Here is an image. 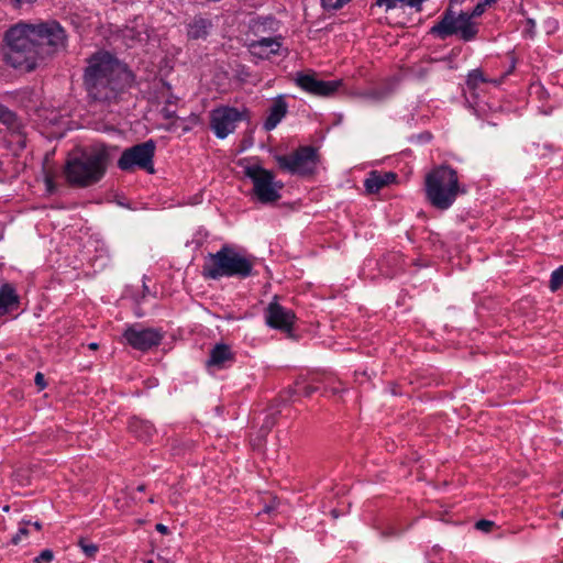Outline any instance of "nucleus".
<instances>
[{"label": "nucleus", "instance_id": "nucleus-1", "mask_svg": "<svg viewBox=\"0 0 563 563\" xmlns=\"http://www.w3.org/2000/svg\"><path fill=\"white\" fill-rule=\"evenodd\" d=\"M7 42L5 60L13 68L32 71L37 67L42 47L48 46V53L64 49L67 35L55 20L40 24L18 23L4 35Z\"/></svg>", "mask_w": 563, "mask_h": 563}, {"label": "nucleus", "instance_id": "nucleus-2", "mask_svg": "<svg viewBox=\"0 0 563 563\" xmlns=\"http://www.w3.org/2000/svg\"><path fill=\"white\" fill-rule=\"evenodd\" d=\"M82 81L90 99L111 103L134 85L135 76L113 54L98 51L87 58Z\"/></svg>", "mask_w": 563, "mask_h": 563}, {"label": "nucleus", "instance_id": "nucleus-3", "mask_svg": "<svg viewBox=\"0 0 563 563\" xmlns=\"http://www.w3.org/2000/svg\"><path fill=\"white\" fill-rule=\"evenodd\" d=\"M255 257L223 244L216 253L205 257L201 275L206 279L219 280L223 277L245 279L255 275Z\"/></svg>", "mask_w": 563, "mask_h": 563}, {"label": "nucleus", "instance_id": "nucleus-4", "mask_svg": "<svg viewBox=\"0 0 563 563\" xmlns=\"http://www.w3.org/2000/svg\"><path fill=\"white\" fill-rule=\"evenodd\" d=\"M424 192L433 208L444 211L450 209L466 189L460 184L456 169L448 164H441L426 175Z\"/></svg>", "mask_w": 563, "mask_h": 563}, {"label": "nucleus", "instance_id": "nucleus-5", "mask_svg": "<svg viewBox=\"0 0 563 563\" xmlns=\"http://www.w3.org/2000/svg\"><path fill=\"white\" fill-rule=\"evenodd\" d=\"M108 159L104 148L82 151L67 159L65 177L71 186L85 188L95 185L104 176Z\"/></svg>", "mask_w": 563, "mask_h": 563}, {"label": "nucleus", "instance_id": "nucleus-6", "mask_svg": "<svg viewBox=\"0 0 563 563\" xmlns=\"http://www.w3.org/2000/svg\"><path fill=\"white\" fill-rule=\"evenodd\" d=\"M490 4L487 0H481L471 12L461 11L457 15L452 8H448L439 21L431 26L429 34L441 40L457 35L465 43L472 42L476 38L479 31L477 23L473 19L481 16Z\"/></svg>", "mask_w": 563, "mask_h": 563}, {"label": "nucleus", "instance_id": "nucleus-7", "mask_svg": "<svg viewBox=\"0 0 563 563\" xmlns=\"http://www.w3.org/2000/svg\"><path fill=\"white\" fill-rule=\"evenodd\" d=\"M238 165L243 168L244 177L252 181V196L257 202L271 205L282 198L284 183L276 180L274 172L264 168L257 157L242 158Z\"/></svg>", "mask_w": 563, "mask_h": 563}, {"label": "nucleus", "instance_id": "nucleus-8", "mask_svg": "<svg viewBox=\"0 0 563 563\" xmlns=\"http://www.w3.org/2000/svg\"><path fill=\"white\" fill-rule=\"evenodd\" d=\"M279 169L302 178L313 176L320 164V154L312 145H301L290 154L274 156Z\"/></svg>", "mask_w": 563, "mask_h": 563}, {"label": "nucleus", "instance_id": "nucleus-9", "mask_svg": "<svg viewBox=\"0 0 563 563\" xmlns=\"http://www.w3.org/2000/svg\"><path fill=\"white\" fill-rule=\"evenodd\" d=\"M155 150L156 143L152 139L125 148L118 159V167L123 172L137 168L153 174Z\"/></svg>", "mask_w": 563, "mask_h": 563}, {"label": "nucleus", "instance_id": "nucleus-10", "mask_svg": "<svg viewBox=\"0 0 563 563\" xmlns=\"http://www.w3.org/2000/svg\"><path fill=\"white\" fill-rule=\"evenodd\" d=\"M122 338L133 350L146 353L162 344L165 332L161 328H145L134 323L124 329Z\"/></svg>", "mask_w": 563, "mask_h": 563}, {"label": "nucleus", "instance_id": "nucleus-11", "mask_svg": "<svg viewBox=\"0 0 563 563\" xmlns=\"http://www.w3.org/2000/svg\"><path fill=\"white\" fill-rule=\"evenodd\" d=\"M247 111L235 107L220 106L210 112V128L214 135L223 140L233 133L236 124L246 118Z\"/></svg>", "mask_w": 563, "mask_h": 563}, {"label": "nucleus", "instance_id": "nucleus-12", "mask_svg": "<svg viewBox=\"0 0 563 563\" xmlns=\"http://www.w3.org/2000/svg\"><path fill=\"white\" fill-rule=\"evenodd\" d=\"M10 118L8 120L0 119L7 130L2 136L3 146L14 156H19L26 146L25 125L15 112L9 109Z\"/></svg>", "mask_w": 563, "mask_h": 563}, {"label": "nucleus", "instance_id": "nucleus-13", "mask_svg": "<svg viewBox=\"0 0 563 563\" xmlns=\"http://www.w3.org/2000/svg\"><path fill=\"white\" fill-rule=\"evenodd\" d=\"M295 84L305 92L317 97H331L343 85L342 79L322 80L314 74L298 71Z\"/></svg>", "mask_w": 563, "mask_h": 563}, {"label": "nucleus", "instance_id": "nucleus-14", "mask_svg": "<svg viewBox=\"0 0 563 563\" xmlns=\"http://www.w3.org/2000/svg\"><path fill=\"white\" fill-rule=\"evenodd\" d=\"M264 317L269 328L285 333L292 332L297 319L291 309L282 306L276 300L271 301L265 308Z\"/></svg>", "mask_w": 563, "mask_h": 563}, {"label": "nucleus", "instance_id": "nucleus-15", "mask_svg": "<svg viewBox=\"0 0 563 563\" xmlns=\"http://www.w3.org/2000/svg\"><path fill=\"white\" fill-rule=\"evenodd\" d=\"M492 80L485 77L481 68H475L468 71L465 80V88L463 89V96L471 109L477 114L479 109H483L478 101L477 90L483 84L490 82Z\"/></svg>", "mask_w": 563, "mask_h": 563}, {"label": "nucleus", "instance_id": "nucleus-16", "mask_svg": "<svg viewBox=\"0 0 563 563\" xmlns=\"http://www.w3.org/2000/svg\"><path fill=\"white\" fill-rule=\"evenodd\" d=\"M256 37L249 43V49L257 58L267 59L272 55H277L283 46L284 36L282 34Z\"/></svg>", "mask_w": 563, "mask_h": 563}, {"label": "nucleus", "instance_id": "nucleus-17", "mask_svg": "<svg viewBox=\"0 0 563 563\" xmlns=\"http://www.w3.org/2000/svg\"><path fill=\"white\" fill-rule=\"evenodd\" d=\"M398 175L395 172L371 170L364 179V188L366 194H378L383 188L396 184Z\"/></svg>", "mask_w": 563, "mask_h": 563}, {"label": "nucleus", "instance_id": "nucleus-18", "mask_svg": "<svg viewBox=\"0 0 563 563\" xmlns=\"http://www.w3.org/2000/svg\"><path fill=\"white\" fill-rule=\"evenodd\" d=\"M21 297L16 287L9 282L0 285V319L20 309Z\"/></svg>", "mask_w": 563, "mask_h": 563}, {"label": "nucleus", "instance_id": "nucleus-19", "mask_svg": "<svg viewBox=\"0 0 563 563\" xmlns=\"http://www.w3.org/2000/svg\"><path fill=\"white\" fill-rule=\"evenodd\" d=\"M288 113V103L286 102L285 96L279 95L269 106L267 110V117L263 122V129L266 132L273 131Z\"/></svg>", "mask_w": 563, "mask_h": 563}, {"label": "nucleus", "instance_id": "nucleus-20", "mask_svg": "<svg viewBox=\"0 0 563 563\" xmlns=\"http://www.w3.org/2000/svg\"><path fill=\"white\" fill-rule=\"evenodd\" d=\"M233 361L234 354L231 347L225 343H218L211 349L209 357L206 361V367L223 369L227 367V363H232Z\"/></svg>", "mask_w": 563, "mask_h": 563}, {"label": "nucleus", "instance_id": "nucleus-21", "mask_svg": "<svg viewBox=\"0 0 563 563\" xmlns=\"http://www.w3.org/2000/svg\"><path fill=\"white\" fill-rule=\"evenodd\" d=\"M317 377L309 382L305 377H298L294 385L285 390L286 396L284 400H291L294 397H311L316 391L320 389L319 384L316 382Z\"/></svg>", "mask_w": 563, "mask_h": 563}, {"label": "nucleus", "instance_id": "nucleus-22", "mask_svg": "<svg viewBox=\"0 0 563 563\" xmlns=\"http://www.w3.org/2000/svg\"><path fill=\"white\" fill-rule=\"evenodd\" d=\"M121 36L128 46H132L136 42H142L147 37L146 25L143 18H135L130 21L122 30Z\"/></svg>", "mask_w": 563, "mask_h": 563}, {"label": "nucleus", "instance_id": "nucleus-23", "mask_svg": "<svg viewBox=\"0 0 563 563\" xmlns=\"http://www.w3.org/2000/svg\"><path fill=\"white\" fill-rule=\"evenodd\" d=\"M279 25V21L272 15L258 16L252 20L251 31L255 36L277 35Z\"/></svg>", "mask_w": 563, "mask_h": 563}, {"label": "nucleus", "instance_id": "nucleus-24", "mask_svg": "<svg viewBox=\"0 0 563 563\" xmlns=\"http://www.w3.org/2000/svg\"><path fill=\"white\" fill-rule=\"evenodd\" d=\"M211 26L212 22L209 19L195 16L187 24V36L190 40L206 38L209 35Z\"/></svg>", "mask_w": 563, "mask_h": 563}, {"label": "nucleus", "instance_id": "nucleus-25", "mask_svg": "<svg viewBox=\"0 0 563 563\" xmlns=\"http://www.w3.org/2000/svg\"><path fill=\"white\" fill-rule=\"evenodd\" d=\"M163 88L166 89L167 93L162 91V98H164V106L161 109V114L164 119L170 120L176 118V106L179 100V98L173 93L172 86L169 82L163 80L162 81Z\"/></svg>", "mask_w": 563, "mask_h": 563}, {"label": "nucleus", "instance_id": "nucleus-26", "mask_svg": "<svg viewBox=\"0 0 563 563\" xmlns=\"http://www.w3.org/2000/svg\"><path fill=\"white\" fill-rule=\"evenodd\" d=\"M173 121L168 124L164 125V130L167 132H177L180 131L181 134H186L192 130L195 125L199 122V117L195 113H191L187 118H174Z\"/></svg>", "mask_w": 563, "mask_h": 563}, {"label": "nucleus", "instance_id": "nucleus-27", "mask_svg": "<svg viewBox=\"0 0 563 563\" xmlns=\"http://www.w3.org/2000/svg\"><path fill=\"white\" fill-rule=\"evenodd\" d=\"M129 430L135 434L136 438L143 441L151 439L155 431L154 426L151 422L139 418H132L130 420Z\"/></svg>", "mask_w": 563, "mask_h": 563}, {"label": "nucleus", "instance_id": "nucleus-28", "mask_svg": "<svg viewBox=\"0 0 563 563\" xmlns=\"http://www.w3.org/2000/svg\"><path fill=\"white\" fill-rule=\"evenodd\" d=\"M316 382L324 393H330L333 396L341 395L346 390L342 382L331 374L318 376Z\"/></svg>", "mask_w": 563, "mask_h": 563}, {"label": "nucleus", "instance_id": "nucleus-29", "mask_svg": "<svg viewBox=\"0 0 563 563\" xmlns=\"http://www.w3.org/2000/svg\"><path fill=\"white\" fill-rule=\"evenodd\" d=\"M563 286V265L555 268L550 276L549 288L552 291H556Z\"/></svg>", "mask_w": 563, "mask_h": 563}, {"label": "nucleus", "instance_id": "nucleus-30", "mask_svg": "<svg viewBox=\"0 0 563 563\" xmlns=\"http://www.w3.org/2000/svg\"><path fill=\"white\" fill-rule=\"evenodd\" d=\"M31 523V520L22 519L19 526V529L14 536L11 538V543L16 545L19 544L23 538L27 537L30 533L29 526Z\"/></svg>", "mask_w": 563, "mask_h": 563}, {"label": "nucleus", "instance_id": "nucleus-31", "mask_svg": "<svg viewBox=\"0 0 563 563\" xmlns=\"http://www.w3.org/2000/svg\"><path fill=\"white\" fill-rule=\"evenodd\" d=\"M522 37L533 40L537 35V24L532 18H527L523 23Z\"/></svg>", "mask_w": 563, "mask_h": 563}, {"label": "nucleus", "instance_id": "nucleus-32", "mask_svg": "<svg viewBox=\"0 0 563 563\" xmlns=\"http://www.w3.org/2000/svg\"><path fill=\"white\" fill-rule=\"evenodd\" d=\"M78 545L80 547V549L85 553V555L89 559H93L99 550L97 544L88 542L85 539H80L78 541Z\"/></svg>", "mask_w": 563, "mask_h": 563}, {"label": "nucleus", "instance_id": "nucleus-33", "mask_svg": "<svg viewBox=\"0 0 563 563\" xmlns=\"http://www.w3.org/2000/svg\"><path fill=\"white\" fill-rule=\"evenodd\" d=\"M351 0H320L321 5L324 10H339L343 8Z\"/></svg>", "mask_w": 563, "mask_h": 563}, {"label": "nucleus", "instance_id": "nucleus-34", "mask_svg": "<svg viewBox=\"0 0 563 563\" xmlns=\"http://www.w3.org/2000/svg\"><path fill=\"white\" fill-rule=\"evenodd\" d=\"M53 560H54L53 551L51 549H45L34 559V563H49Z\"/></svg>", "mask_w": 563, "mask_h": 563}, {"label": "nucleus", "instance_id": "nucleus-35", "mask_svg": "<svg viewBox=\"0 0 563 563\" xmlns=\"http://www.w3.org/2000/svg\"><path fill=\"white\" fill-rule=\"evenodd\" d=\"M207 238L208 232L206 230L200 229L195 233L190 244H195L196 247H200Z\"/></svg>", "mask_w": 563, "mask_h": 563}, {"label": "nucleus", "instance_id": "nucleus-36", "mask_svg": "<svg viewBox=\"0 0 563 563\" xmlns=\"http://www.w3.org/2000/svg\"><path fill=\"white\" fill-rule=\"evenodd\" d=\"M494 526H495V522L492 520H487V519H481L475 522V528L477 530L486 532V533L490 532L492 529L494 528Z\"/></svg>", "mask_w": 563, "mask_h": 563}, {"label": "nucleus", "instance_id": "nucleus-37", "mask_svg": "<svg viewBox=\"0 0 563 563\" xmlns=\"http://www.w3.org/2000/svg\"><path fill=\"white\" fill-rule=\"evenodd\" d=\"M34 382H35L36 386L40 387V389H44L46 387V382L44 379V375L40 372H37L35 374Z\"/></svg>", "mask_w": 563, "mask_h": 563}, {"label": "nucleus", "instance_id": "nucleus-38", "mask_svg": "<svg viewBox=\"0 0 563 563\" xmlns=\"http://www.w3.org/2000/svg\"><path fill=\"white\" fill-rule=\"evenodd\" d=\"M15 9H21L24 4H33L37 0H10Z\"/></svg>", "mask_w": 563, "mask_h": 563}, {"label": "nucleus", "instance_id": "nucleus-39", "mask_svg": "<svg viewBox=\"0 0 563 563\" xmlns=\"http://www.w3.org/2000/svg\"><path fill=\"white\" fill-rule=\"evenodd\" d=\"M8 118H10L9 108L0 103V119L8 120Z\"/></svg>", "mask_w": 563, "mask_h": 563}, {"label": "nucleus", "instance_id": "nucleus-40", "mask_svg": "<svg viewBox=\"0 0 563 563\" xmlns=\"http://www.w3.org/2000/svg\"><path fill=\"white\" fill-rule=\"evenodd\" d=\"M156 531L161 532L162 534H167L169 530H168L167 526H165L163 523H157Z\"/></svg>", "mask_w": 563, "mask_h": 563}, {"label": "nucleus", "instance_id": "nucleus-41", "mask_svg": "<svg viewBox=\"0 0 563 563\" xmlns=\"http://www.w3.org/2000/svg\"><path fill=\"white\" fill-rule=\"evenodd\" d=\"M275 424V418L272 417V418H267L264 426L263 427H266L267 431L271 430V428Z\"/></svg>", "mask_w": 563, "mask_h": 563}, {"label": "nucleus", "instance_id": "nucleus-42", "mask_svg": "<svg viewBox=\"0 0 563 563\" xmlns=\"http://www.w3.org/2000/svg\"><path fill=\"white\" fill-rule=\"evenodd\" d=\"M36 531H40L42 529V523L40 521H34L30 523Z\"/></svg>", "mask_w": 563, "mask_h": 563}, {"label": "nucleus", "instance_id": "nucleus-43", "mask_svg": "<svg viewBox=\"0 0 563 563\" xmlns=\"http://www.w3.org/2000/svg\"><path fill=\"white\" fill-rule=\"evenodd\" d=\"M515 66H516L515 58H511V63H510L509 69L507 70L506 75L510 74L515 69Z\"/></svg>", "mask_w": 563, "mask_h": 563}, {"label": "nucleus", "instance_id": "nucleus-44", "mask_svg": "<svg viewBox=\"0 0 563 563\" xmlns=\"http://www.w3.org/2000/svg\"><path fill=\"white\" fill-rule=\"evenodd\" d=\"M145 488H146V486H145L144 484H141V485H139V486L136 487V490H137V492H144V490H145Z\"/></svg>", "mask_w": 563, "mask_h": 563}, {"label": "nucleus", "instance_id": "nucleus-45", "mask_svg": "<svg viewBox=\"0 0 563 563\" xmlns=\"http://www.w3.org/2000/svg\"><path fill=\"white\" fill-rule=\"evenodd\" d=\"M89 349L97 350L98 349V343H96V342L90 343L89 344Z\"/></svg>", "mask_w": 563, "mask_h": 563}, {"label": "nucleus", "instance_id": "nucleus-46", "mask_svg": "<svg viewBox=\"0 0 563 563\" xmlns=\"http://www.w3.org/2000/svg\"><path fill=\"white\" fill-rule=\"evenodd\" d=\"M158 560L161 561V563H172L168 559L162 556H158Z\"/></svg>", "mask_w": 563, "mask_h": 563}, {"label": "nucleus", "instance_id": "nucleus-47", "mask_svg": "<svg viewBox=\"0 0 563 563\" xmlns=\"http://www.w3.org/2000/svg\"><path fill=\"white\" fill-rule=\"evenodd\" d=\"M143 563H154V560L153 559H145V560H143Z\"/></svg>", "mask_w": 563, "mask_h": 563}, {"label": "nucleus", "instance_id": "nucleus-48", "mask_svg": "<svg viewBox=\"0 0 563 563\" xmlns=\"http://www.w3.org/2000/svg\"><path fill=\"white\" fill-rule=\"evenodd\" d=\"M490 3H495L497 0H487Z\"/></svg>", "mask_w": 563, "mask_h": 563}]
</instances>
